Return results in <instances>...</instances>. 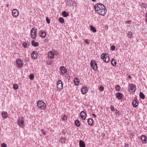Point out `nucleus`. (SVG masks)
Masks as SVG:
<instances>
[{
  "instance_id": "obj_1",
  "label": "nucleus",
  "mask_w": 147,
  "mask_h": 147,
  "mask_svg": "<svg viewBox=\"0 0 147 147\" xmlns=\"http://www.w3.org/2000/svg\"><path fill=\"white\" fill-rule=\"evenodd\" d=\"M95 11L99 15L104 16L107 12V9L105 5L100 3L96 4L94 7Z\"/></svg>"
},
{
  "instance_id": "obj_2",
  "label": "nucleus",
  "mask_w": 147,
  "mask_h": 147,
  "mask_svg": "<svg viewBox=\"0 0 147 147\" xmlns=\"http://www.w3.org/2000/svg\"><path fill=\"white\" fill-rule=\"evenodd\" d=\"M37 106L40 109L44 110L45 109L46 105L44 102L42 100H38L37 101Z\"/></svg>"
},
{
  "instance_id": "obj_3",
  "label": "nucleus",
  "mask_w": 147,
  "mask_h": 147,
  "mask_svg": "<svg viewBox=\"0 0 147 147\" xmlns=\"http://www.w3.org/2000/svg\"><path fill=\"white\" fill-rule=\"evenodd\" d=\"M37 29L32 28L30 31V34L31 37L33 39L36 38L37 35Z\"/></svg>"
},
{
  "instance_id": "obj_4",
  "label": "nucleus",
  "mask_w": 147,
  "mask_h": 147,
  "mask_svg": "<svg viewBox=\"0 0 147 147\" xmlns=\"http://www.w3.org/2000/svg\"><path fill=\"white\" fill-rule=\"evenodd\" d=\"M24 119L23 117L19 118L18 120V124L21 127H23L25 125L24 122Z\"/></svg>"
},
{
  "instance_id": "obj_5",
  "label": "nucleus",
  "mask_w": 147,
  "mask_h": 147,
  "mask_svg": "<svg viewBox=\"0 0 147 147\" xmlns=\"http://www.w3.org/2000/svg\"><path fill=\"white\" fill-rule=\"evenodd\" d=\"M66 4L70 6H76L77 5L76 3L72 0H67Z\"/></svg>"
},
{
  "instance_id": "obj_6",
  "label": "nucleus",
  "mask_w": 147,
  "mask_h": 147,
  "mask_svg": "<svg viewBox=\"0 0 147 147\" xmlns=\"http://www.w3.org/2000/svg\"><path fill=\"white\" fill-rule=\"evenodd\" d=\"M129 89L132 92H134L136 89V86L132 84H130L129 86Z\"/></svg>"
},
{
  "instance_id": "obj_7",
  "label": "nucleus",
  "mask_w": 147,
  "mask_h": 147,
  "mask_svg": "<svg viewBox=\"0 0 147 147\" xmlns=\"http://www.w3.org/2000/svg\"><path fill=\"white\" fill-rule=\"evenodd\" d=\"M38 55V54L37 51H34L31 54V57L32 59H36Z\"/></svg>"
},
{
  "instance_id": "obj_8",
  "label": "nucleus",
  "mask_w": 147,
  "mask_h": 147,
  "mask_svg": "<svg viewBox=\"0 0 147 147\" xmlns=\"http://www.w3.org/2000/svg\"><path fill=\"white\" fill-rule=\"evenodd\" d=\"M81 118L83 120H85L86 117V114L84 111H82L80 114Z\"/></svg>"
},
{
  "instance_id": "obj_9",
  "label": "nucleus",
  "mask_w": 147,
  "mask_h": 147,
  "mask_svg": "<svg viewBox=\"0 0 147 147\" xmlns=\"http://www.w3.org/2000/svg\"><path fill=\"white\" fill-rule=\"evenodd\" d=\"M12 15L14 17H17L19 14V12L17 9H14L12 12Z\"/></svg>"
},
{
  "instance_id": "obj_10",
  "label": "nucleus",
  "mask_w": 147,
  "mask_h": 147,
  "mask_svg": "<svg viewBox=\"0 0 147 147\" xmlns=\"http://www.w3.org/2000/svg\"><path fill=\"white\" fill-rule=\"evenodd\" d=\"M48 57L49 59H51L53 58L54 55L53 53L51 51H49L48 54Z\"/></svg>"
},
{
  "instance_id": "obj_11",
  "label": "nucleus",
  "mask_w": 147,
  "mask_h": 147,
  "mask_svg": "<svg viewBox=\"0 0 147 147\" xmlns=\"http://www.w3.org/2000/svg\"><path fill=\"white\" fill-rule=\"evenodd\" d=\"M88 91V89L87 87L85 86L83 87L81 89V92L82 94H85Z\"/></svg>"
},
{
  "instance_id": "obj_12",
  "label": "nucleus",
  "mask_w": 147,
  "mask_h": 147,
  "mask_svg": "<svg viewBox=\"0 0 147 147\" xmlns=\"http://www.w3.org/2000/svg\"><path fill=\"white\" fill-rule=\"evenodd\" d=\"M58 88L60 89H62L63 88L62 82L61 80H59L57 82Z\"/></svg>"
},
{
  "instance_id": "obj_13",
  "label": "nucleus",
  "mask_w": 147,
  "mask_h": 147,
  "mask_svg": "<svg viewBox=\"0 0 147 147\" xmlns=\"http://www.w3.org/2000/svg\"><path fill=\"white\" fill-rule=\"evenodd\" d=\"M141 140L143 143L147 142V138L146 136L145 135H142L141 138Z\"/></svg>"
},
{
  "instance_id": "obj_14",
  "label": "nucleus",
  "mask_w": 147,
  "mask_h": 147,
  "mask_svg": "<svg viewBox=\"0 0 147 147\" xmlns=\"http://www.w3.org/2000/svg\"><path fill=\"white\" fill-rule=\"evenodd\" d=\"M135 99H136V100L134 99L133 101L132 105L134 107H136L137 106L138 103V101H137V98H135Z\"/></svg>"
},
{
  "instance_id": "obj_15",
  "label": "nucleus",
  "mask_w": 147,
  "mask_h": 147,
  "mask_svg": "<svg viewBox=\"0 0 147 147\" xmlns=\"http://www.w3.org/2000/svg\"><path fill=\"white\" fill-rule=\"evenodd\" d=\"M60 70L61 73L63 74H64L66 73L67 71L66 68L63 66H61L60 67Z\"/></svg>"
},
{
  "instance_id": "obj_16",
  "label": "nucleus",
  "mask_w": 147,
  "mask_h": 147,
  "mask_svg": "<svg viewBox=\"0 0 147 147\" xmlns=\"http://www.w3.org/2000/svg\"><path fill=\"white\" fill-rule=\"evenodd\" d=\"M30 45V42L28 41H26L23 43L22 45L24 48H26L27 46H29Z\"/></svg>"
},
{
  "instance_id": "obj_17",
  "label": "nucleus",
  "mask_w": 147,
  "mask_h": 147,
  "mask_svg": "<svg viewBox=\"0 0 147 147\" xmlns=\"http://www.w3.org/2000/svg\"><path fill=\"white\" fill-rule=\"evenodd\" d=\"M116 95L117 98L119 100L121 99L123 95L121 93H117L116 94Z\"/></svg>"
},
{
  "instance_id": "obj_18",
  "label": "nucleus",
  "mask_w": 147,
  "mask_h": 147,
  "mask_svg": "<svg viewBox=\"0 0 147 147\" xmlns=\"http://www.w3.org/2000/svg\"><path fill=\"white\" fill-rule=\"evenodd\" d=\"M80 147H85V144L84 142L82 140H80L79 142Z\"/></svg>"
},
{
  "instance_id": "obj_19",
  "label": "nucleus",
  "mask_w": 147,
  "mask_h": 147,
  "mask_svg": "<svg viewBox=\"0 0 147 147\" xmlns=\"http://www.w3.org/2000/svg\"><path fill=\"white\" fill-rule=\"evenodd\" d=\"M32 45L35 47H36L38 45V42H35L34 40L32 41L31 42Z\"/></svg>"
},
{
  "instance_id": "obj_20",
  "label": "nucleus",
  "mask_w": 147,
  "mask_h": 147,
  "mask_svg": "<svg viewBox=\"0 0 147 147\" xmlns=\"http://www.w3.org/2000/svg\"><path fill=\"white\" fill-rule=\"evenodd\" d=\"M62 14L63 16L64 17H67L69 15V13L65 11L63 12Z\"/></svg>"
},
{
  "instance_id": "obj_21",
  "label": "nucleus",
  "mask_w": 147,
  "mask_h": 147,
  "mask_svg": "<svg viewBox=\"0 0 147 147\" xmlns=\"http://www.w3.org/2000/svg\"><path fill=\"white\" fill-rule=\"evenodd\" d=\"M2 116L4 118H6L7 117V112H4L2 113Z\"/></svg>"
},
{
  "instance_id": "obj_22",
  "label": "nucleus",
  "mask_w": 147,
  "mask_h": 147,
  "mask_svg": "<svg viewBox=\"0 0 147 147\" xmlns=\"http://www.w3.org/2000/svg\"><path fill=\"white\" fill-rule=\"evenodd\" d=\"M88 123L90 125H92L93 123V120L91 118H89L88 120Z\"/></svg>"
},
{
  "instance_id": "obj_23",
  "label": "nucleus",
  "mask_w": 147,
  "mask_h": 147,
  "mask_svg": "<svg viewBox=\"0 0 147 147\" xmlns=\"http://www.w3.org/2000/svg\"><path fill=\"white\" fill-rule=\"evenodd\" d=\"M79 79H78L77 78H76L74 79V82L75 84L76 85L78 86V85L79 83Z\"/></svg>"
},
{
  "instance_id": "obj_24",
  "label": "nucleus",
  "mask_w": 147,
  "mask_h": 147,
  "mask_svg": "<svg viewBox=\"0 0 147 147\" xmlns=\"http://www.w3.org/2000/svg\"><path fill=\"white\" fill-rule=\"evenodd\" d=\"M59 23L61 24H63L64 22V19L61 17H60L59 18Z\"/></svg>"
},
{
  "instance_id": "obj_25",
  "label": "nucleus",
  "mask_w": 147,
  "mask_h": 147,
  "mask_svg": "<svg viewBox=\"0 0 147 147\" xmlns=\"http://www.w3.org/2000/svg\"><path fill=\"white\" fill-rule=\"evenodd\" d=\"M90 28L91 30L93 32L95 33L96 31V28L92 26L91 25L90 26Z\"/></svg>"
},
{
  "instance_id": "obj_26",
  "label": "nucleus",
  "mask_w": 147,
  "mask_h": 147,
  "mask_svg": "<svg viewBox=\"0 0 147 147\" xmlns=\"http://www.w3.org/2000/svg\"><path fill=\"white\" fill-rule=\"evenodd\" d=\"M17 64H23L22 60L21 59H18L16 61Z\"/></svg>"
},
{
  "instance_id": "obj_27",
  "label": "nucleus",
  "mask_w": 147,
  "mask_h": 147,
  "mask_svg": "<svg viewBox=\"0 0 147 147\" xmlns=\"http://www.w3.org/2000/svg\"><path fill=\"white\" fill-rule=\"evenodd\" d=\"M97 65H91V67L94 70L96 71L97 69Z\"/></svg>"
},
{
  "instance_id": "obj_28",
  "label": "nucleus",
  "mask_w": 147,
  "mask_h": 147,
  "mask_svg": "<svg viewBox=\"0 0 147 147\" xmlns=\"http://www.w3.org/2000/svg\"><path fill=\"white\" fill-rule=\"evenodd\" d=\"M139 95L140 98H141L144 99L145 98V97L144 95L142 92H140V93Z\"/></svg>"
},
{
  "instance_id": "obj_29",
  "label": "nucleus",
  "mask_w": 147,
  "mask_h": 147,
  "mask_svg": "<svg viewBox=\"0 0 147 147\" xmlns=\"http://www.w3.org/2000/svg\"><path fill=\"white\" fill-rule=\"evenodd\" d=\"M80 122L78 120H76L75 122V123L76 126L78 127L80 125L79 124Z\"/></svg>"
},
{
  "instance_id": "obj_30",
  "label": "nucleus",
  "mask_w": 147,
  "mask_h": 147,
  "mask_svg": "<svg viewBox=\"0 0 147 147\" xmlns=\"http://www.w3.org/2000/svg\"><path fill=\"white\" fill-rule=\"evenodd\" d=\"M107 56L104 53L102 54L101 56V58L102 59V61H104L105 59V57Z\"/></svg>"
},
{
  "instance_id": "obj_31",
  "label": "nucleus",
  "mask_w": 147,
  "mask_h": 147,
  "mask_svg": "<svg viewBox=\"0 0 147 147\" xmlns=\"http://www.w3.org/2000/svg\"><path fill=\"white\" fill-rule=\"evenodd\" d=\"M46 35L45 32H41L40 34V36L43 37L45 38L46 36Z\"/></svg>"
},
{
  "instance_id": "obj_32",
  "label": "nucleus",
  "mask_w": 147,
  "mask_h": 147,
  "mask_svg": "<svg viewBox=\"0 0 147 147\" xmlns=\"http://www.w3.org/2000/svg\"><path fill=\"white\" fill-rule=\"evenodd\" d=\"M111 64H116V61L114 59H112L111 61Z\"/></svg>"
},
{
  "instance_id": "obj_33",
  "label": "nucleus",
  "mask_w": 147,
  "mask_h": 147,
  "mask_svg": "<svg viewBox=\"0 0 147 147\" xmlns=\"http://www.w3.org/2000/svg\"><path fill=\"white\" fill-rule=\"evenodd\" d=\"M132 33L131 32L129 31L128 33V36L129 38H132Z\"/></svg>"
},
{
  "instance_id": "obj_34",
  "label": "nucleus",
  "mask_w": 147,
  "mask_h": 147,
  "mask_svg": "<svg viewBox=\"0 0 147 147\" xmlns=\"http://www.w3.org/2000/svg\"><path fill=\"white\" fill-rule=\"evenodd\" d=\"M115 88L117 91H119L121 88L119 85H117L115 87Z\"/></svg>"
},
{
  "instance_id": "obj_35",
  "label": "nucleus",
  "mask_w": 147,
  "mask_h": 147,
  "mask_svg": "<svg viewBox=\"0 0 147 147\" xmlns=\"http://www.w3.org/2000/svg\"><path fill=\"white\" fill-rule=\"evenodd\" d=\"M109 56L107 57V56H106L104 61H105L106 63H107L109 61Z\"/></svg>"
},
{
  "instance_id": "obj_36",
  "label": "nucleus",
  "mask_w": 147,
  "mask_h": 147,
  "mask_svg": "<svg viewBox=\"0 0 147 147\" xmlns=\"http://www.w3.org/2000/svg\"><path fill=\"white\" fill-rule=\"evenodd\" d=\"M34 77V75L33 74H30L29 76V78L31 80H32Z\"/></svg>"
},
{
  "instance_id": "obj_37",
  "label": "nucleus",
  "mask_w": 147,
  "mask_h": 147,
  "mask_svg": "<svg viewBox=\"0 0 147 147\" xmlns=\"http://www.w3.org/2000/svg\"><path fill=\"white\" fill-rule=\"evenodd\" d=\"M18 86L17 84H14L13 85V88L15 90H17L18 88Z\"/></svg>"
},
{
  "instance_id": "obj_38",
  "label": "nucleus",
  "mask_w": 147,
  "mask_h": 147,
  "mask_svg": "<svg viewBox=\"0 0 147 147\" xmlns=\"http://www.w3.org/2000/svg\"><path fill=\"white\" fill-rule=\"evenodd\" d=\"M53 61L51 59H50L47 62V64H51L53 63Z\"/></svg>"
},
{
  "instance_id": "obj_39",
  "label": "nucleus",
  "mask_w": 147,
  "mask_h": 147,
  "mask_svg": "<svg viewBox=\"0 0 147 147\" xmlns=\"http://www.w3.org/2000/svg\"><path fill=\"white\" fill-rule=\"evenodd\" d=\"M142 6L143 8H144L145 9H146L147 7V4L144 3H142Z\"/></svg>"
},
{
  "instance_id": "obj_40",
  "label": "nucleus",
  "mask_w": 147,
  "mask_h": 147,
  "mask_svg": "<svg viewBox=\"0 0 147 147\" xmlns=\"http://www.w3.org/2000/svg\"><path fill=\"white\" fill-rule=\"evenodd\" d=\"M90 64H97L96 62L94 60L91 61Z\"/></svg>"
},
{
  "instance_id": "obj_41",
  "label": "nucleus",
  "mask_w": 147,
  "mask_h": 147,
  "mask_svg": "<svg viewBox=\"0 0 147 147\" xmlns=\"http://www.w3.org/2000/svg\"><path fill=\"white\" fill-rule=\"evenodd\" d=\"M115 48V47L114 45H112L111 47V49L112 51H114Z\"/></svg>"
},
{
  "instance_id": "obj_42",
  "label": "nucleus",
  "mask_w": 147,
  "mask_h": 147,
  "mask_svg": "<svg viewBox=\"0 0 147 147\" xmlns=\"http://www.w3.org/2000/svg\"><path fill=\"white\" fill-rule=\"evenodd\" d=\"M65 138H62L60 140L61 142L62 143H65Z\"/></svg>"
},
{
  "instance_id": "obj_43",
  "label": "nucleus",
  "mask_w": 147,
  "mask_h": 147,
  "mask_svg": "<svg viewBox=\"0 0 147 147\" xmlns=\"http://www.w3.org/2000/svg\"><path fill=\"white\" fill-rule=\"evenodd\" d=\"M46 20L48 24H49L50 22V19L48 17H47L46 18Z\"/></svg>"
},
{
  "instance_id": "obj_44",
  "label": "nucleus",
  "mask_w": 147,
  "mask_h": 147,
  "mask_svg": "<svg viewBox=\"0 0 147 147\" xmlns=\"http://www.w3.org/2000/svg\"><path fill=\"white\" fill-rule=\"evenodd\" d=\"M111 111H114V106L112 105L111 106Z\"/></svg>"
},
{
  "instance_id": "obj_45",
  "label": "nucleus",
  "mask_w": 147,
  "mask_h": 147,
  "mask_svg": "<svg viewBox=\"0 0 147 147\" xmlns=\"http://www.w3.org/2000/svg\"><path fill=\"white\" fill-rule=\"evenodd\" d=\"M104 90V88L102 86H101L100 87V90L101 91H103Z\"/></svg>"
},
{
  "instance_id": "obj_46",
  "label": "nucleus",
  "mask_w": 147,
  "mask_h": 147,
  "mask_svg": "<svg viewBox=\"0 0 147 147\" xmlns=\"http://www.w3.org/2000/svg\"><path fill=\"white\" fill-rule=\"evenodd\" d=\"M7 145L4 143H3L1 145V147H7Z\"/></svg>"
},
{
  "instance_id": "obj_47",
  "label": "nucleus",
  "mask_w": 147,
  "mask_h": 147,
  "mask_svg": "<svg viewBox=\"0 0 147 147\" xmlns=\"http://www.w3.org/2000/svg\"><path fill=\"white\" fill-rule=\"evenodd\" d=\"M41 132H42V133L44 135H46V133L45 132V131L43 130V129H41Z\"/></svg>"
},
{
  "instance_id": "obj_48",
  "label": "nucleus",
  "mask_w": 147,
  "mask_h": 147,
  "mask_svg": "<svg viewBox=\"0 0 147 147\" xmlns=\"http://www.w3.org/2000/svg\"><path fill=\"white\" fill-rule=\"evenodd\" d=\"M23 65H16V66L18 67L21 68L22 67Z\"/></svg>"
},
{
  "instance_id": "obj_49",
  "label": "nucleus",
  "mask_w": 147,
  "mask_h": 147,
  "mask_svg": "<svg viewBox=\"0 0 147 147\" xmlns=\"http://www.w3.org/2000/svg\"><path fill=\"white\" fill-rule=\"evenodd\" d=\"M62 119H63V120H65L67 119V118L66 117L63 116L62 118Z\"/></svg>"
},
{
  "instance_id": "obj_50",
  "label": "nucleus",
  "mask_w": 147,
  "mask_h": 147,
  "mask_svg": "<svg viewBox=\"0 0 147 147\" xmlns=\"http://www.w3.org/2000/svg\"><path fill=\"white\" fill-rule=\"evenodd\" d=\"M85 41L86 43V44H89V43L88 42V41L86 39L85 40Z\"/></svg>"
},
{
  "instance_id": "obj_51",
  "label": "nucleus",
  "mask_w": 147,
  "mask_h": 147,
  "mask_svg": "<svg viewBox=\"0 0 147 147\" xmlns=\"http://www.w3.org/2000/svg\"><path fill=\"white\" fill-rule=\"evenodd\" d=\"M92 115L95 118L96 117V115L94 114H92Z\"/></svg>"
},
{
  "instance_id": "obj_52",
  "label": "nucleus",
  "mask_w": 147,
  "mask_h": 147,
  "mask_svg": "<svg viewBox=\"0 0 147 147\" xmlns=\"http://www.w3.org/2000/svg\"><path fill=\"white\" fill-rule=\"evenodd\" d=\"M128 78H129V79H130L131 78V77L130 75H129L128 76Z\"/></svg>"
},
{
  "instance_id": "obj_53",
  "label": "nucleus",
  "mask_w": 147,
  "mask_h": 147,
  "mask_svg": "<svg viewBox=\"0 0 147 147\" xmlns=\"http://www.w3.org/2000/svg\"><path fill=\"white\" fill-rule=\"evenodd\" d=\"M127 24H130V22L129 21H128L127 22Z\"/></svg>"
},
{
  "instance_id": "obj_54",
  "label": "nucleus",
  "mask_w": 147,
  "mask_h": 147,
  "mask_svg": "<svg viewBox=\"0 0 147 147\" xmlns=\"http://www.w3.org/2000/svg\"><path fill=\"white\" fill-rule=\"evenodd\" d=\"M92 1L94 2L96 0H91Z\"/></svg>"
},
{
  "instance_id": "obj_55",
  "label": "nucleus",
  "mask_w": 147,
  "mask_h": 147,
  "mask_svg": "<svg viewBox=\"0 0 147 147\" xmlns=\"http://www.w3.org/2000/svg\"><path fill=\"white\" fill-rule=\"evenodd\" d=\"M146 17H147V13L146 14Z\"/></svg>"
},
{
  "instance_id": "obj_56",
  "label": "nucleus",
  "mask_w": 147,
  "mask_h": 147,
  "mask_svg": "<svg viewBox=\"0 0 147 147\" xmlns=\"http://www.w3.org/2000/svg\"><path fill=\"white\" fill-rule=\"evenodd\" d=\"M146 22L147 23V18L146 19Z\"/></svg>"
},
{
  "instance_id": "obj_57",
  "label": "nucleus",
  "mask_w": 147,
  "mask_h": 147,
  "mask_svg": "<svg viewBox=\"0 0 147 147\" xmlns=\"http://www.w3.org/2000/svg\"><path fill=\"white\" fill-rule=\"evenodd\" d=\"M113 66H115V65H112Z\"/></svg>"
}]
</instances>
